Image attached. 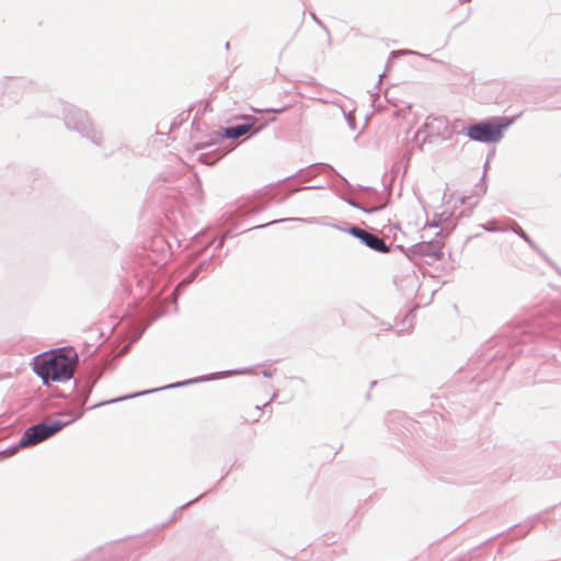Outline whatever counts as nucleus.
I'll use <instances>...</instances> for the list:
<instances>
[{
    "mask_svg": "<svg viewBox=\"0 0 561 561\" xmlns=\"http://www.w3.org/2000/svg\"><path fill=\"white\" fill-rule=\"evenodd\" d=\"M77 359L75 350L62 347L36 356L33 368L44 383L60 382L72 377Z\"/></svg>",
    "mask_w": 561,
    "mask_h": 561,
    "instance_id": "f257e3e1",
    "label": "nucleus"
},
{
    "mask_svg": "<svg viewBox=\"0 0 561 561\" xmlns=\"http://www.w3.org/2000/svg\"><path fill=\"white\" fill-rule=\"evenodd\" d=\"M507 124H497L495 122H482L472 125L468 129V136L476 141L481 142H495L503 136V128Z\"/></svg>",
    "mask_w": 561,
    "mask_h": 561,
    "instance_id": "f03ea898",
    "label": "nucleus"
},
{
    "mask_svg": "<svg viewBox=\"0 0 561 561\" xmlns=\"http://www.w3.org/2000/svg\"><path fill=\"white\" fill-rule=\"evenodd\" d=\"M62 427V424L60 422H53V423H41L34 426H31L27 428L23 435V437L20 440V446H31L35 445L55 433L59 432Z\"/></svg>",
    "mask_w": 561,
    "mask_h": 561,
    "instance_id": "7ed1b4c3",
    "label": "nucleus"
},
{
    "mask_svg": "<svg viewBox=\"0 0 561 561\" xmlns=\"http://www.w3.org/2000/svg\"><path fill=\"white\" fill-rule=\"evenodd\" d=\"M348 232L362 240L367 247L370 249L381 252V253H388L390 251V248L385 243V241L377 236L367 232L364 229H360L358 227H352Z\"/></svg>",
    "mask_w": 561,
    "mask_h": 561,
    "instance_id": "20e7f679",
    "label": "nucleus"
},
{
    "mask_svg": "<svg viewBox=\"0 0 561 561\" xmlns=\"http://www.w3.org/2000/svg\"><path fill=\"white\" fill-rule=\"evenodd\" d=\"M251 122L234 127H228L222 130V136L226 138H239L251 130L253 127V118H249Z\"/></svg>",
    "mask_w": 561,
    "mask_h": 561,
    "instance_id": "39448f33",
    "label": "nucleus"
},
{
    "mask_svg": "<svg viewBox=\"0 0 561 561\" xmlns=\"http://www.w3.org/2000/svg\"><path fill=\"white\" fill-rule=\"evenodd\" d=\"M263 415V409L259 405H249L243 410L242 419L248 424H253L260 421Z\"/></svg>",
    "mask_w": 561,
    "mask_h": 561,
    "instance_id": "423d86ee",
    "label": "nucleus"
}]
</instances>
